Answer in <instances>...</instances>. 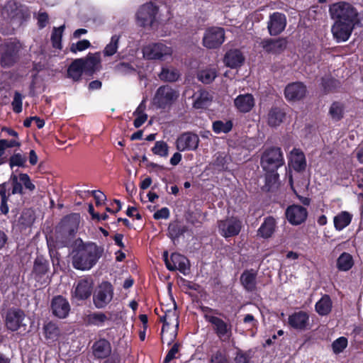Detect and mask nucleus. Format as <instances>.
<instances>
[{"mask_svg": "<svg viewBox=\"0 0 363 363\" xmlns=\"http://www.w3.org/2000/svg\"><path fill=\"white\" fill-rule=\"evenodd\" d=\"M254 352L252 349L247 351H243L237 347L235 354L234 362L235 363H250L251 359L253 357Z\"/></svg>", "mask_w": 363, "mask_h": 363, "instance_id": "3c124183", "label": "nucleus"}, {"mask_svg": "<svg viewBox=\"0 0 363 363\" xmlns=\"http://www.w3.org/2000/svg\"><path fill=\"white\" fill-rule=\"evenodd\" d=\"M199 138L192 132H185L179 135L176 140V148L179 152L196 150L199 147Z\"/></svg>", "mask_w": 363, "mask_h": 363, "instance_id": "a211bd4d", "label": "nucleus"}, {"mask_svg": "<svg viewBox=\"0 0 363 363\" xmlns=\"http://www.w3.org/2000/svg\"><path fill=\"white\" fill-rule=\"evenodd\" d=\"M346 104L341 101H333L328 110V116L333 122H338L342 120L345 115Z\"/></svg>", "mask_w": 363, "mask_h": 363, "instance_id": "2f4dec72", "label": "nucleus"}, {"mask_svg": "<svg viewBox=\"0 0 363 363\" xmlns=\"http://www.w3.org/2000/svg\"><path fill=\"white\" fill-rule=\"evenodd\" d=\"M179 96V93L177 90L169 85H162L157 89L152 102L157 108H169Z\"/></svg>", "mask_w": 363, "mask_h": 363, "instance_id": "20e7f679", "label": "nucleus"}, {"mask_svg": "<svg viewBox=\"0 0 363 363\" xmlns=\"http://www.w3.org/2000/svg\"><path fill=\"white\" fill-rule=\"evenodd\" d=\"M79 224V215L71 213L64 216L56 227L55 231L63 239L74 238Z\"/></svg>", "mask_w": 363, "mask_h": 363, "instance_id": "423d86ee", "label": "nucleus"}, {"mask_svg": "<svg viewBox=\"0 0 363 363\" xmlns=\"http://www.w3.org/2000/svg\"><path fill=\"white\" fill-rule=\"evenodd\" d=\"M113 286L108 281H102L93 294V303L96 308H104L113 299Z\"/></svg>", "mask_w": 363, "mask_h": 363, "instance_id": "1a4fd4ad", "label": "nucleus"}, {"mask_svg": "<svg viewBox=\"0 0 363 363\" xmlns=\"http://www.w3.org/2000/svg\"><path fill=\"white\" fill-rule=\"evenodd\" d=\"M263 170L278 169L284 164V154L279 147H270L264 150L260 157Z\"/></svg>", "mask_w": 363, "mask_h": 363, "instance_id": "39448f33", "label": "nucleus"}, {"mask_svg": "<svg viewBox=\"0 0 363 363\" xmlns=\"http://www.w3.org/2000/svg\"><path fill=\"white\" fill-rule=\"evenodd\" d=\"M276 228V220L272 216H268L264 219L263 223L259 228L258 235L263 238H271L274 234Z\"/></svg>", "mask_w": 363, "mask_h": 363, "instance_id": "f704fd0d", "label": "nucleus"}, {"mask_svg": "<svg viewBox=\"0 0 363 363\" xmlns=\"http://www.w3.org/2000/svg\"><path fill=\"white\" fill-rule=\"evenodd\" d=\"M195 99L193 102V107L195 109H206L211 106L213 101V96L206 89H200L194 94Z\"/></svg>", "mask_w": 363, "mask_h": 363, "instance_id": "7c9ffc66", "label": "nucleus"}, {"mask_svg": "<svg viewBox=\"0 0 363 363\" xmlns=\"http://www.w3.org/2000/svg\"><path fill=\"white\" fill-rule=\"evenodd\" d=\"M341 86V82L331 75H325L320 79L321 89L325 94L336 92Z\"/></svg>", "mask_w": 363, "mask_h": 363, "instance_id": "473e14b6", "label": "nucleus"}, {"mask_svg": "<svg viewBox=\"0 0 363 363\" xmlns=\"http://www.w3.org/2000/svg\"><path fill=\"white\" fill-rule=\"evenodd\" d=\"M45 337L47 340L55 341L60 335V330L57 325L52 321L48 322L43 326Z\"/></svg>", "mask_w": 363, "mask_h": 363, "instance_id": "a18cd8bd", "label": "nucleus"}, {"mask_svg": "<svg viewBox=\"0 0 363 363\" xmlns=\"http://www.w3.org/2000/svg\"><path fill=\"white\" fill-rule=\"evenodd\" d=\"M333 302L329 295L325 294L315 305V311L321 316L328 315L332 311Z\"/></svg>", "mask_w": 363, "mask_h": 363, "instance_id": "4c0bfd02", "label": "nucleus"}, {"mask_svg": "<svg viewBox=\"0 0 363 363\" xmlns=\"http://www.w3.org/2000/svg\"><path fill=\"white\" fill-rule=\"evenodd\" d=\"M352 214L348 211H342L333 218L334 227L336 230L341 231L348 226L352 220Z\"/></svg>", "mask_w": 363, "mask_h": 363, "instance_id": "e433bc0d", "label": "nucleus"}, {"mask_svg": "<svg viewBox=\"0 0 363 363\" xmlns=\"http://www.w3.org/2000/svg\"><path fill=\"white\" fill-rule=\"evenodd\" d=\"M179 344L174 343L164 358L163 363H169L172 359H174L176 357V354L179 352Z\"/></svg>", "mask_w": 363, "mask_h": 363, "instance_id": "e2e57ef3", "label": "nucleus"}, {"mask_svg": "<svg viewBox=\"0 0 363 363\" xmlns=\"http://www.w3.org/2000/svg\"><path fill=\"white\" fill-rule=\"evenodd\" d=\"M11 184V194H24L23 186L26 189L33 192L35 189V184L31 182L30 177L26 173H20L16 175L13 173L10 177Z\"/></svg>", "mask_w": 363, "mask_h": 363, "instance_id": "4468645a", "label": "nucleus"}, {"mask_svg": "<svg viewBox=\"0 0 363 363\" xmlns=\"http://www.w3.org/2000/svg\"><path fill=\"white\" fill-rule=\"evenodd\" d=\"M234 105L239 112L247 113L255 106V99L251 94H240L235 99Z\"/></svg>", "mask_w": 363, "mask_h": 363, "instance_id": "c756f323", "label": "nucleus"}, {"mask_svg": "<svg viewBox=\"0 0 363 363\" xmlns=\"http://www.w3.org/2000/svg\"><path fill=\"white\" fill-rule=\"evenodd\" d=\"M91 46L89 40L84 39L78 41L76 43H72L70 45L69 50L72 53L76 54L77 52H82Z\"/></svg>", "mask_w": 363, "mask_h": 363, "instance_id": "052dcab7", "label": "nucleus"}, {"mask_svg": "<svg viewBox=\"0 0 363 363\" xmlns=\"http://www.w3.org/2000/svg\"><path fill=\"white\" fill-rule=\"evenodd\" d=\"M286 16L284 13L276 11L271 13L267 21V29L271 36L280 35L286 28Z\"/></svg>", "mask_w": 363, "mask_h": 363, "instance_id": "f3484780", "label": "nucleus"}, {"mask_svg": "<svg viewBox=\"0 0 363 363\" xmlns=\"http://www.w3.org/2000/svg\"><path fill=\"white\" fill-rule=\"evenodd\" d=\"M257 271L254 269H245L241 274L240 281L244 289L247 292H253L257 289Z\"/></svg>", "mask_w": 363, "mask_h": 363, "instance_id": "bb28decb", "label": "nucleus"}, {"mask_svg": "<svg viewBox=\"0 0 363 363\" xmlns=\"http://www.w3.org/2000/svg\"><path fill=\"white\" fill-rule=\"evenodd\" d=\"M153 217L155 220L167 219L169 217V210L167 207H163L154 213Z\"/></svg>", "mask_w": 363, "mask_h": 363, "instance_id": "0e129e2a", "label": "nucleus"}, {"mask_svg": "<svg viewBox=\"0 0 363 363\" xmlns=\"http://www.w3.org/2000/svg\"><path fill=\"white\" fill-rule=\"evenodd\" d=\"M91 350L94 359L101 360L106 359L111 355L112 347L109 340L105 337H99L93 342Z\"/></svg>", "mask_w": 363, "mask_h": 363, "instance_id": "412c9836", "label": "nucleus"}, {"mask_svg": "<svg viewBox=\"0 0 363 363\" xmlns=\"http://www.w3.org/2000/svg\"><path fill=\"white\" fill-rule=\"evenodd\" d=\"M93 288L92 279L87 278L79 279L74 286L73 296L77 300H86L91 296Z\"/></svg>", "mask_w": 363, "mask_h": 363, "instance_id": "b1692460", "label": "nucleus"}, {"mask_svg": "<svg viewBox=\"0 0 363 363\" xmlns=\"http://www.w3.org/2000/svg\"><path fill=\"white\" fill-rule=\"evenodd\" d=\"M242 227V221L234 216L220 220L218 223L219 233L225 238L237 236L240 233Z\"/></svg>", "mask_w": 363, "mask_h": 363, "instance_id": "f8f14e48", "label": "nucleus"}, {"mask_svg": "<svg viewBox=\"0 0 363 363\" xmlns=\"http://www.w3.org/2000/svg\"><path fill=\"white\" fill-rule=\"evenodd\" d=\"M49 272V260L43 255H37L34 259L31 272V276L33 277L35 281L40 286L48 284L50 281Z\"/></svg>", "mask_w": 363, "mask_h": 363, "instance_id": "0eeeda50", "label": "nucleus"}, {"mask_svg": "<svg viewBox=\"0 0 363 363\" xmlns=\"http://www.w3.org/2000/svg\"><path fill=\"white\" fill-rule=\"evenodd\" d=\"M348 340L345 337H340L332 343V350L335 354H338L344 351L347 347Z\"/></svg>", "mask_w": 363, "mask_h": 363, "instance_id": "13d9d810", "label": "nucleus"}, {"mask_svg": "<svg viewBox=\"0 0 363 363\" xmlns=\"http://www.w3.org/2000/svg\"><path fill=\"white\" fill-rule=\"evenodd\" d=\"M10 15L12 19L18 21L20 23L27 21L30 17L28 9L23 6H16L15 10L11 11Z\"/></svg>", "mask_w": 363, "mask_h": 363, "instance_id": "09e8293b", "label": "nucleus"}, {"mask_svg": "<svg viewBox=\"0 0 363 363\" xmlns=\"http://www.w3.org/2000/svg\"><path fill=\"white\" fill-rule=\"evenodd\" d=\"M288 323L294 329L305 330L309 325V315L303 311L294 312L289 316Z\"/></svg>", "mask_w": 363, "mask_h": 363, "instance_id": "a878e982", "label": "nucleus"}, {"mask_svg": "<svg viewBox=\"0 0 363 363\" xmlns=\"http://www.w3.org/2000/svg\"><path fill=\"white\" fill-rule=\"evenodd\" d=\"M217 77V71L214 68H206L199 72L197 79L203 84L212 83Z\"/></svg>", "mask_w": 363, "mask_h": 363, "instance_id": "49530a36", "label": "nucleus"}, {"mask_svg": "<svg viewBox=\"0 0 363 363\" xmlns=\"http://www.w3.org/2000/svg\"><path fill=\"white\" fill-rule=\"evenodd\" d=\"M230 157L224 152H218L213 161L214 169L218 172H225L228 170V164Z\"/></svg>", "mask_w": 363, "mask_h": 363, "instance_id": "de8ad7c7", "label": "nucleus"}, {"mask_svg": "<svg viewBox=\"0 0 363 363\" xmlns=\"http://www.w3.org/2000/svg\"><path fill=\"white\" fill-rule=\"evenodd\" d=\"M354 264L353 257L348 252H342L337 259L336 267L340 272H348Z\"/></svg>", "mask_w": 363, "mask_h": 363, "instance_id": "58836bf2", "label": "nucleus"}, {"mask_svg": "<svg viewBox=\"0 0 363 363\" xmlns=\"http://www.w3.org/2000/svg\"><path fill=\"white\" fill-rule=\"evenodd\" d=\"M119 36L114 35L111 37L110 43L106 45L104 50V55L105 56L113 55L118 50V47Z\"/></svg>", "mask_w": 363, "mask_h": 363, "instance_id": "4d7b16f0", "label": "nucleus"}, {"mask_svg": "<svg viewBox=\"0 0 363 363\" xmlns=\"http://www.w3.org/2000/svg\"><path fill=\"white\" fill-rule=\"evenodd\" d=\"M307 87L303 82H294L288 84L284 89V96L288 101L302 100L306 95Z\"/></svg>", "mask_w": 363, "mask_h": 363, "instance_id": "6ab92c4d", "label": "nucleus"}, {"mask_svg": "<svg viewBox=\"0 0 363 363\" xmlns=\"http://www.w3.org/2000/svg\"><path fill=\"white\" fill-rule=\"evenodd\" d=\"M233 127V123L231 120H228L225 123L218 120L213 122L212 124V130L216 134L228 133L231 131Z\"/></svg>", "mask_w": 363, "mask_h": 363, "instance_id": "8fccbe9b", "label": "nucleus"}, {"mask_svg": "<svg viewBox=\"0 0 363 363\" xmlns=\"http://www.w3.org/2000/svg\"><path fill=\"white\" fill-rule=\"evenodd\" d=\"M278 169L263 170L264 172L265 185L264 188L267 191H273L279 184V174Z\"/></svg>", "mask_w": 363, "mask_h": 363, "instance_id": "79ce46f5", "label": "nucleus"}, {"mask_svg": "<svg viewBox=\"0 0 363 363\" xmlns=\"http://www.w3.org/2000/svg\"><path fill=\"white\" fill-rule=\"evenodd\" d=\"M291 155V163L293 169L297 172H303L306 168V160L303 152L299 149L294 148Z\"/></svg>", "mask_w": 363, "mask_h": 363, "instance_id": "c9c22d12", "label": "nucleus"}, {"mask_svg": "<svg viewBox=\"0 0 363 363\" xmlns=\"http://www.w3.org/2000/svg\"><path fill=\"white\" fill-rule=\"evenodd\" d=\"M162 257L168 270L171 272L178 270L184 275L188 274L189 263V259L186 257L179 253L174 252L172 253L170 258H169L167 251L163 252Z\"/></svg>", "mask_w": 363, "mask_h": 363, "instance_id": "9d476101", "label": "nucleus"}, {"mask_svg": "<svg viewBox=\"0 0 363 363\" xmlns=\"http://www.w3.org/2000/svg\"><path fill=\"white\" fill-rule=\"evenodd\" d=\"M35 220V215L31 208L24 209L20 217L18 218V223L22 229H26L33 225Z\"/></svg>", "mask_w": 363, "mask_h": 363, "instance_id": "37998d69", "label": "nucleus"}, {"mask_svg": "<svg viewBox=\"0 0 363 363\" xmlns=\"http://www.w3.org/2000/svg\"><path fill=\"white\" fill-rule=\"evenodd\" d=\"M260 46L267 53L279 55L286 48L287 40L284 38H265L261 41Z\"/></svg>", "mask_w": 363, "mask_h": 363, "instance_id": "5701e85b", "label": "nucleus"}, {"mask_svg": "<svg viewBox=\"0 0 363 363\" xmlns=\"http://www.w3.org/2000/svg\"><path fill=\"white\" fill-rule=\"evenodd\" d=\"M180 77L179 71L175 68L163 67L159 74L160 79L163 82H175Z\"/></svg>", "mask_w": 363, "mask_h": 363, "instance_id": "c03bdc74", "label": "nucleus"}, {"mask_svg": "<svg viewBox=\"0 0 363 363\" xmlns=\"http://www.w3.org/2000/svg\"><path fill=\"white\" fill-rule=\"evenodd\" d=\"M157 12V6L152 2L143 4L136 14L138 23L142 27L151 26L155 21Z\"/></svg>", "mask_w": 363, "mask_h": 363, "instance_id": "2eb2a0df", "label": "nucleus"}, {"mask_svg": "<svg viewBox=\"0 0 363 363\" xmlns=\"http://www.w3.org/2000/svg\"><path fill=\"white\" fill-rule=\"evenodd\" d=\"M285 214L289 223L293 225H298L303 223L308 218L307 209L298 204L289 206Z\"/></svg>", "mask_w": 363, "mask_h": 363, "instance_id": "aec40b11", "label": "nucleus"}, {"mask_svg": "<svg viewBox=\"0 0 363 363\" xmlns=\"http://www.w3.org/2000/svg\"><path fill=\"white\" fill-rule=\"evenodd\" d=\"M23 98V96L20 92H18L17 91H16L14 92L13 99L11 102L12 109L14 113H20L21 112H22Z\"/></svg>", "mask_w": 363, "mask_h": 363, "instance_id": "bf43d9fd", "label": "nucleus"}, {"mask_svg": "<svg viewBox=\"0 0 363 363\" xmlns=\"http://www.w3.org/2000/svg\"><path fill=\"white\" fill-rule=\"evenodd\" d=\"M91 195L95 199L96 206L101 205V201H104L106 199V195L99 190L91 191Z\"/></svg>", "mask_w": 363, "mask_h": 363, "instance_id": "69168bd1", "label": "nucleus"}, {"mask_svg": "<svg viewBox=\"0 0 363 363\" xmlns=\"http://www.w3.org/2000/svg\"><path fill=\"white\" fill-rule=\"evenodd\" d=\"M21 43L14 40L5 42L0 48V65L3 68L13 67L19 59Z\"/></svg>", "mask_w": 363, "mask_h": 363, "instance_id": "7ed1b4c3", "label": "nucleus"}, {"mask_svg": "<svg viewBox=\"0 0 363 363\" xmlns=\"http://www.w3.org/2000/svg\"><path fill=\"white\" fill-rule=\"evenodd\" d=\"M4 145L6 148L19 147L21 145V143L19 139L13 138L11 140L1 139Z\"/></svg>", "mask_w": 363, "mask_h": 363, "instance_id": "338daca9", "label": "nucleus"}, {"mask_svg": "<svg viewBox=\"0 0 363 363\" xmlns=\"http://www.w3.org/2000/svg\"><path fill=\"white\" fill-rule=\"evenodd\" d=\"M143 55L147 60H163L165 56H171L172 49L162 43L150 44L143 48Z\"/></svg>", "mask_w": 363, "mask_h": 363, "instance_id": "dca6fc26", "label": "nucleus"}, {"mask_svg": "<svg viewBox=\"0 0 363 363\" xmlns=\"http://www.w3.org/2000/svg\"><path fill=\"white\" fill-rule=\"evenodd\" d=\"M11 195L10 193L7 194L6 183H3L0 185V196H1V205L0 211L1 213L6 215L9 213L8 200Z\"/></svg>", "mask_w": 363, "mask_h": 363, "instance_id": "603ef678", "label": "nucleus"}, {"mask_svg": "<svg viewBox=\"0 0 363 363\" xmlns=\"http://www.w3.org/2000/svg\"><path fill=\"white\" fill-rule=\"evenodd\" d=\"M48 19V14L46 12H40L38 16V25L39 28H43L45 27Z\"/></svg>", "mask_w": 363, "mask_h": 363, "instance_id": "774afa93", "label": "nucleus"}, {"mask_svg": "<svg viewBox=\"0 0 363 363\" xmlns=\"http://www.w3.org/2000/svg\"><path fill=\"white\" fill-rule=\"evenodd\" d=\"M81 59H82V66L86 75L93 76L94 74L100 70L101 60L99 52H89L86 57H82Z\"/></svg>", "mask_w": 363, "mask_h": 363, "instance_id": "393cba45", "label": "nucleus"}, {"mask_svg": "<svg viewBox=\"0 0 363 363\" xmlns=\"http://www.w3.org/2000/svg\"><path fill=\"white\" fill-rule=\"evenodd\" d=\"M211 363H228L226 355L220 350L216 351L211 355Z\"/></svg>", "mask_w": 363, "mask_h": 363, "instance_id": "680f3d73", "label": "nucleus"}, {"mask_svg": "<svg viewBox=\"0 0 363 363\" xmlns=\"http://www.w3.org/2000/svg\"><path fill=\"white\" fill-rule=\"evenodd\" d=\"M82 65V59L77 58L74 60L67 68V77L72 79L74 82L80 81L82 74L84 73Z\"/></svg>", "mask_w": 363, "mask_h": 363, "instance_id": "72a5a7b5", "label": "nucleus"}, {"mask_svg": "<svg viewBox=\"0 0 363 363\" xmlns=\"http://www.w3.org/2000/svg\"><path fill=\"white\" fill-rule=\"evenodd\" d=\"M108 320L107 315L103 312H94L85 316L84 318L86 325L102 326Z\"/></svg>", "mask_w": 363, "mask_h": 363, "instance_id": "a19ab883", "label": "nucleus"}, {"mask_svg": "<svg viewBox=\"0 0 363 363\" xmlns=\"http://www.w3.org/2000/svg\"><path fill=\"white\" fill-rule=\"evenodd\" d=\"M188 231V226L182 221L175 220L169 223L167 228V236L170 240L176 243L179 238Z\"/></svg>", "mask_w": 363, "mask_h": 363, "instance_id": "c85d7f7f", "label": "nucleus"}, {"mask_svg": "<svg viewBox=\"0 0 363 363\" xmlns=\"http://www.w3.org/2000/svg\"><path fill=\"white\" fill-rule=\"evenodd\" d=\"M204 318L207 322L211 324L214 333L220 340L226 341L231 337L233 325L230 323L215 315H205Z\"/></svg>", "mask_w": 363, "mask_h": 363, "instance_id": "9b49d317", "label": "nucleus"}, {"mask_svg": "<svg viewBox=\"0 0 363 363\" xmlns=\"http://www.w3.org/2000/svg\"><path fill=\"white\" fill-rule=\"evenodd\" d=\"M225 41V30L220 27L208 28L203 37V45L208 49L218 48Z\"/></svg>", "mask_w": 363, "mask_h": 363, "instance_id": "ddd939ff", "label": "nucleus"}, {"mask_svg": "<svg viewBox=\"0 0 363 363\" xmlns=\"http://www.w3.org/2000/svg\"><path fill=\"white\" fill-rule=\"evenodd\" d=\"M4 324L6 329L11 332H16L23 328L26 330V324L23 323L26 318L24 311L18 308H9L5 312Z\"/></svg>", "mask_w": 363, "mask_h": 363, "instance_id": "6e6552de", "label": "nucleus"}, {"mask_svg": "<svg viewBox=\"0 0 363 363\" xmlns=\"http://www.w3.org/2000/svg\"><path fill=\"white\" fill-rule=\"evenodd\" d=\"M103 253L104 247L95 242L79 245L72 258V267L77 270H89L96 264Z\"/></svg>", "mask_w": 363, "mask_h": 363, "instance_id": "f03ea898", "label": "nucleus"}, {"mask_svg": "<svg viewBox=\"0 0 363 363\" xmlns=\"http://www.w3.org/2000/svg\"><path fill=\"white\" fill-rule=\"evenodd\" d=\"M223 62L227 67L235 69L242 65L245 57L240 50L231 49L225 54Z\"/></svg>", "mask_w": 363, "mask_h": 363, "instance_id": "cd10ccee", "label": "nucleus"}, {"mask_svg": "<svg viewBox=\"0 0 363 363\" xmlns=\"http://www.w3.org/2000/svg\"><path fill=\"white\" fill-rule=\"evenodd\" d=\"M65 26L54 27L51 34V42L52 47L57 49L62 48V38Z\"/></svg>", "mask_w": 363, "mask_h": 363, "instance_id": "864d4df0", "label": "nucleus"}, {"mask_svg": "<svg viewBox=\"0 0 363 363\" xmlns=\"http://www.w3.org/2000/svg\"><path fill=\"white\" fill-rule=\"evenodd\" d=\"M27 158L26 156L21 153H14L12 155L9 160V164L11 169L14 167H26V162Z\"/></svg>", "mask_w": 363, "mask_h": 363, "instance_id": "6e6d98bb", "label": "nucleus"}, {"mask_svg": "<svg viewBox=\"0 0 363 363\" xmlns=\"http://www.w3.org/2000/svg\"><path fill=\"white\" fill-rule=\"evenodd\" d=\"M151 151L155 155L167 157L169 155V146L164 140L156 141Z\"/></svg>", "mask_w": 363, "mask_h": 363, "instance_id": "5fc2aeb1", "label": "nucleus"}, {"mask_svg": "<svg viewBox=\"0 0 363 363\" xmlns=\"http://www.w3.org/2000/svg\"><path fill=\"white\" fill-rule=\"evenodd\" d=\"M50 310L54 316L63 319L68 316L70 311V305L67 298L58 295L52 298Z\"/></svg>", "mask_w": 363, "mask_h": 363, "instance_id": "4be33fe9", "label": "nucleus"}, {"mask_svg": "<svg viewBox=\"0 0 363 363\" xmlns=\"http://www.w3.org/2000/svg\"><path fill=\"white\" fill-rule=\"evenodd\" d=\"M328 11L334 21L331 31L337 43L348 40L354 29L362 26L357 9L348 2L333 3L330 5Z\"/></svg>", "mask_w": 363, "mask_h": 363, "instance_id": "f257e3e1", "label": "nucleus"}, {"mask_svg": "<svg viewBox=\"0 0 363 363\" xmlns=\"http://www.w3.org/2000/svg\"><path fill=\"white\" fill-rule=\"evenodd\" d=\"M286 113L279 107H272L268 113V125L271 127L279 126L284 121Z\"/></svg>", "mask_w": 363, "mask_h": 363, "instance_id": "ea45409f", "label": "nucleus"}]
</instances>
